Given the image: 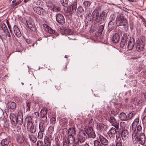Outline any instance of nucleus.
<instances>
[{
  "instance_id": "obj_10",
  "label": "nucleus",
  "mask_w": 146,
  "mask_h": 146,
  "mask_svg": "<svg viewBox=\"0 0 146 146\" xmlns=\"http://www.w3.org/2000/svg\"><path fill=\"white\" fill-rule=\"evenodd\" d=\"M67 140L68 143L72 146H78L80 142L78 139H75L74 137L70 136L68 138Z\"/></svg>"
},
{
  "instance_id": "obj_60",
  "label": "nucleus",
  "mask_w": 146,
  "mask_h": 146,
  "mask_svg": "<svg viewBox=\"0 0 146 146\" xmlns=\"http://www.w3.org/2000/svg\"><path fill=\"white\" fill-rule=\"evenodd\" d=\"M119 139H118V141L116 142V146H122L121 142L120 141L121 140H119Z\"/></svg>"
},
{
  "instance_id": "obj_4",
  "label": "nucleus",
  "mask_w": 146,
  "mask_h": 146,
  "mask_svg": "<svg viewBox=\"0 0 146 146\" xmlns=\"http://www.w3.org/2000/svg\"><path fill=\"white\" fill-rule=\"evenodd\" d=\"M131 38H131L129 35H128L127 33H124L123 35L122 38L120 42V48H123V47H124L125 44H126V45H127V42L131 40Z\"/></svg>"
},
{
  "instance_id": "obj_40",
  "label": "nucleus",
  "mask_w": 146,
  "mask_h": 146,
  "mask_svg": "<svg viewBox=\"0 0 146 146\" xmlns=\"http://www.w3.org/2000/svg\"><path fill=\"white\" fill-rule=\"evenodd\" d=\"M29 137L31 141L33 143H35L36 141V138L34 135H29Z\"/></svg>"
},
{
  "instance_id": "obj_25",
  "label": "nucleus",
  "mask_w": 146,
  "mask_h": 146,
  "mask_svg": "<svg viewBox=\"0 0 146 146\" xmlns=\"http://www.w3.org/2000/svg\"><path fill=\"white\" fill-rule=\"evenodd\" d=\"M99 17V13L98 9H96L92 13V17L94 18L96 21H97Z\"/></svg>"
},
{
  "instance_id": "obj_55",
  "label": "nucleus",
  "mask_w": 146,
  "mask_h": 146,
  "mask_svg": "<svg viewBox=\"0 0 146 146\" xmlns=\"http://www.w3.org/2000/svg\"><path fill=\"white\" fill-rule=\"evenodd\" d=\"M39 128L40 130V131L44 132L45 129V126L44 125V124H42V125H39Z\"/></svg>"
},
{
  "instance_id": "obj_47",
  "label": "nucleus",
  "mask_w": 146,
  "mask_h": 146,
  "mask_svg": "<svg viewBox=\"0 0 146 146\" xmlns=\"http://www.w3.org/2000/svg\"><path fill=\"white\" fill-rule=\"evenodd\" d=\"M106 19L100 15L98 22L100 24L104 23Z\"/></svg>"
},
{
  "instance_id": "obj_35",
  "label": "nucleus",
  "mask_w": 146,
  "mask_h": 146,
  "mask_svg": "<svg viewBox=\"0 0 146 146\" xmlns=\"http://www.w3.org/2000/svg\"><path fill=\"white\" fill-rule=\"evenodd\" d=\"M44 144L43 146H50L51 140L48 137H46V138L44 139Z\"/></svg>"
},
{
  "instance_id": "obj_7",
  "label": "nucleus",
  "mask_w": 146,
  "mask_h": 146,
  "mask_svg": "<svg viewBox=\"0 0 146 146\" xmlns=\"http://www.w3.org/2000/svg\"><path fill=\"white\" fill-rule=\"evenodd\" d=\"M77 3L76 1L73 2L70 5L68 6L67 12L69 14L71 15L76 11L77 6Z\"/></svg>"
},
{
  "instance_id": "obj_48",
  "label": "nucleus",
  "mask_w": 146,
  "mask_h": 146,
  "mask_svg": "<svg viewBox=\"0 0 146 146\" xmlns=\"http://www.w3.org/2000/svg\"><path fill=\"white\" fill-rule=\"evenodd\" d=\"M64 32L66 34L68 35H72L73 33V32L69 29H65L64 30Z\"/></svg>"
},
{
  "instance_id": "obj_58",
  "label": "nucleus",
  "mask_w": 146,
  "mask_h": 146,
  "mask_svg": "<svg viewBox=\"0 0 146 146\" xmlns=\"http://www.w3.org/2000/svg\"><path fill=\"white\" fill-rule=\"evenodd\" d=\"M100 16L103 17L106 19V16H107V13L106 12L103 11L102 13L100 14Z\"/></svg>"
},
{
  "instance_id": "obj_19",
  "label": "nucleus",
  "mask_w": 146,
  "mask_h": 146,
  "mask_svg": "<svg viewBox=\"0 0 146 146\" xmlns=\"http://www.w3.org/2000/svg\"><path fill=\"white\" fill-rule=\"evenodd\" d=\"M13 29L15 35L18 38L21 37L22 34L19 28L16 25H15L14 26Z\"/></svg>"
},
{
  "instance_id": "obj_37",
  "label": "nucleus",
  "mask_w": 146,
  "mask_h": 146,
  "mask_svg": "<svg viewBox=\"0 0 146 146\" xmlns=\"http://www.w3.org/2000/svg\"><path fill=\"white\" fill-rule=\"evenodd\" d=\"M3 33H4V35H5V36L3 34L0 35V36L1 37V38H6V37L7 36H8L9 37H11L10 33L8 31L6 32H4Z\"/></svg>"
},
{
  "instance_id": "obj_6",
  "label": "nucleus",
  "mask_w": 146,
  "mask_h": 146,
  "mask_svg": "<svg viewBox=\"0 0 146 146\" xmlns=\"http://www.w3.org/2000/svg\"><path fill=\"white\" fill-rule=\"evenodd\" d=\"M85 130L86 134H87L88 135L89 137L93 139H94L96 137V134L92 127H86Z\"/></svg>"
},
{
  "instance_id": "obj_26",
  "label": "nucleus",
  "mask_w": 146,
  "mask_h": 146,
  "mask_svg": "<svg viewBox=\"0 0 146 146\" xmlns=\"http://www.w3.org/2000/svg\"><path fill=\"white\" fill-rule=\"evenodd\" d=\"M119 39V36L118 33H115L112 37L111 40L113 42L116 43L118 42Z\"/></svg>"
},
{
  "instance_id": "obj_12",
  "label": "nucleus",
  "mask_w": 146,
  "mask_h": 146,
  "mask_svg": "<svg viewBox=\"0 0 146 146\" xmlns=\"http://www.w3.org/2000/svg\"><path fill=\"white\" fill-rule=\"evenodd\" d=\"M26 22L28 27L31 30L34 32L36 31L37 29L34 22L32 19H30L27 20Z\"/></svg>"
},
{
  "instance_id": "obj_39",
  "label": "nucleus",
  "mask_w": 146,
  "mask_h": 146,
  "mask_svg": "<svg viewBox=\"0 0 146 146\" xmlns=\"http://www.w3.org/2000/svg\"><path fill=\"white\" fill-rule=\"evenodd\" d=\"M50 122L51 125H54L56 123V119L55 116H53L50 118Z\"/></svg>"
},
{
  "instance_id": "obj_14",
  "label": "nucleus",
  "mask_w": 146,
  "mask_h": 146,
  "mask_svg": "<svg viewBox=\"0 0 146 146\" xmlns=\"http://www.w3.org/2000/svg\"><path fill=\"white\" fill-rule=\"evenodd\" d=\"M129 131L126 129H123L121 131V137L123 140H126L129 136Z\"/></svg>"
},
{
  "instance_id": "obj_42",
  "label": "nucleus",
  "mask_w": 146,
  "mask_h": 146,
  "mask_svg": "<svg viewBox=\"0 0 146 146\" xmlns=\"http://www.w3.org/2000/svg\"><path fill=\"white\" fill-rule=\"evenodd\" d=\"M135 113L134 111H132L127 115V119H130L135 114Z\"/></svg>"
},
{
  "instance_id": "obj_56",
  "label": "nucleus",
  "mask_w": 146,
  "mask_h": 146,
  "mask_svg": "<svg viewBox=\"0 0 146 146\" xmlns=\"http://www.w3.org/2000/svg\"><path fill=\"white\" fill-rule=\"evenodd\" d=\"M67 64L62 65L61 67V70L62 71H66L67 69Z\"/></svg>"
},
{
  "instance_id": "obj_62",
  "label": "nucleus",
  "mask_w": 146,
  "mask_h": 146,
  "mask_svg": "<svg viewBox=\"0 0 146 146\" xmlns=\"http://www.w3.org/2000/svg\"><path fill=\"white\" fill-rule=\"evenodd\" d=\"M26 42L28 44H30L32 43V41L29 38H25Z\"/></svg>"
},
{
  "instance_id": "obj_64",
  "label": "nucleus",
  "mask_w": 146,
  "mask_h": 146,
  "mask_svg": "<svg viewBox=\"0 0 146 146\" xmlns=\"http://www.w3.org/2000/svg\"><path fill=\"white\" fill-rule=\"evenodd\" d=\"M39 113L38 112H35L33 114V115L36 118H37L39 116Z\"/></svg>"
},
{
  "instance_id": "obj_3",
  "label": "nucleus",
  "mask_w": 146,
  "mask_h": 146,
  "mask_svg": "<svg viewBox=\"0 0 146 146\" xmlns=\"http://www.w3.org/2000/svg\"><path fill=\"white\" fill-rule=\"evenodd\" d=\"M117 129L115 128L112 127L109 130L108 134L109 136L111 137H114L115 136L116 139H118L119 140H121V138L120 137L119 131H116Z\"/></svg>"
},
{
  "instance_id": "obj_32",
  "label": "nucleus",
  "mask_w": 146,
  "mask_h": 146,
  "mask_svg": "<svg viewBox=\"0 0 146 146\" xmlns=\"http://www.w3.org/2000/svg\"><path fill=\"white\" fill-rule=\"evenodd\" d=\"M139 123V120L137 119H135L132 124V130L134 131H136V129L137 126L138 125Z\"/></svg>"
},
{
  "instance_id": "obj_23",
  "label": "nucleus",
  "mask_w": 146,
  "mask_h": 146,
  "mask_svg": "<svg viewBox=\"0 0 146 146\" xmlns=\"http://www.w3.org/2000/svg\"><path fill=\"white\" fill-rule=\"evenodd\" d=\"M97 128L98 130L103 131H106L107 129L106 125L101 123L97 124Z\"/></svg>"
},
{
  "instance_id": "obj_20",
  "label": "nucleus",
  "mask_w": 146,
  "mask_h": 146,
  "mask_svg": "<svg viewBox=\"0 0 146 146\" xmlns=\"http://www.w3.org/2000/svg\"><path fill=\"white\" fill-rule=\"evenodd\" d=\"M7 105L8 108L10 110V111H12L15 110L16 104L15 102H10L8 103Z\"/></svg>"
},
{
  "instance_id": "obj_61",
  "label": "nucleus",
  "mask_w": 146,
  "mask_h": 146,
  "mask_svg": "<svg viewBox=\"0 0 146 146\" xmlns=\"http://www.w3.org/2000/svg\"><path fill=\"white\" fill-rule=\"evenodd\" d=\"M44 144H43V142L40 141H38L37 142L38 146H43Z\"/></svg>"
},
{
  "instance_id": "obj_31",
  "label": "nucleus",
  "mask_w": 146,
  "mask_h": 146,
  "mask_svg": "<svg viewBox=\"0 0 146 146\" xmlns=\"http://www.w3.org/2000/svg\"><path fill=\"white\" fill-rule=\"evenodd\" d=\"M25 121L27 125H29L33 123L32 118L30 116H27L25 118Z\"/></svg>"
},
{
  "instance_id": "obj_57",
  "label": "nucleus",
  "mask_w": 146,
  "mask_h": 146,
  "mask_svg": "<svg viewBox=\"0 0 146 146\" xmlns=\"http://www.w3.org/2000/svg\"><path fill=\"white\" fill-rule=\"evenodd\" d=\"M142 127L141 126L139 125H138L137 126V131L136 130L135 132L137 133L139 132H141L142 131Z\"/></svg>"
},
{
  "instance_id": "obj_29",
  "label": "nucleus",
  "mask_w": 146,
  "mask_h": 146,
  "mask_svg": "<svg viewBox=\"0 0 146 146\" xmlns=\"http://www.w3.org/2000/svg\"><path fill=\"white\" fill-rule=\"evenodd\" d=\"M48 110L46 108H44L42 109L40 112V116H47Z\"/></svg>"
},
{
  "instance_id": "obj_13",
  "label": "nucleus",
  "mask_w": 146,
  "mask_h": 146,
  "mask_svg": "<svg viewBox=\"0 0 146 146\" xmlns=\"http://www.w3.org/2000/svg\"><path fill=\"white\" fill-rule=\"evenodd\" d=\"M56 21L60 25H63L65 23V19L63 15L60 13L57 14L56 15Z\"/></svg>"
},
{
  "instance_id": "obj_36",
  "label": "nucleus",
  "mask_w": 146,
  "mask_h": 146,
  "mask_svg": "<svg viewBox=\"0 0 146 146\" xmlns=\"http://www.w3.org/2000/svg\"><path fill=\"white\" fill-rule=\"evenodd\" d=\"M45 30L49 33L53 34L55 33V31L48 26H47L45 28Z\"/></svg>"
},
{
  "instance_id": "obj_9",
  "label": "nucleus",
  "mask_w": 146,
  "mask_h": 146,
  "mask_svg": "<svg viewBox=\"0 0 146 146\" xmlns=\"http://www.w3.org/2000/svg\"><path fill=\"white\" fill-rule=\"evenodd\" d=\"M35 12L38 14L44 16L47 14L45 10L43 9L38 7H35L33 8Z\"/></svg>"
},
{
  "instance_id": "obj_30",
  "label": "nucleus",
  "mask_w": 146,
  "mask_h": 146,
  "mask_svg": "<svg viewBox=\"0 0 146 146\" xmlns=\"http://www.w3.org/2000/svg\"><path fill=\"white\" fill-rule=\"evenodd\" d=\"M119 119L122 121H125L127 119V116L125 113L123 112L121 113L119 115Z\"/></svg>"
},
{
  "instance_id": "obj_1",
  "label": "nucleus",
  "mask_w": 146,
  "mask_h": 146,
  "mask_svg": "<svg viewBox=\"0 0 146 146\" xmlns=\"http://www.w3.org/2000/svg\"><path fill=\"white\" fill-rule=\"evenodd\" d=\"M137 133L133 131L132 134V139L133 142L135 143H138L141 145L144 144L145 141V136L143 133L141 132L138 136H136Z\"/></svg>"
},
{
  "instance_id": "obj_46",
  "label": "nucleus",
  "mask_w": 146,
  "mask_h": 146,
  "mask_svg": "<svg viewBox=\"0 0 146 146\" xmlns=\"http://www.w3.org/2000/svg\"><path fill=\"white\" fill-rule=\"evenodd\" d=\"M90 4L91 3L90 1H86L84 2L83 5L85 8H86L90 7Z\"/></svg>"
},
{
  "instance_id": "obj_38",
  "label": "nucleus",
  "mask_w": 146,
  "mask_h": 146,
  "mask_svg": "<svg viewBox=\"0 0 146 146\" xmlns=\"http://www.w3.org/2000/svg\"><path fill=\"white\" fill-rule=\"evenodd\" d=\"M23 0H14L12 2V5L13 7L19 5L22 2Z\"/></svg>"
},
{
  "instance_id": "obj_52",
  "label": "nucleus",
  "mask_w": 146,
  "mask_h": 146,
  "mask_svg": "<svg viewBox=\"0 0 146 146\" xmlns=\"http://www.w3.org/2000/svg\"><path fill=\"white\" fill-rule=\"evenodd\" d=\"M63 146H69V145L70 144L68 142V141H67L66 139H64L63 141Z\"/></svg>"
},
{
  "instance_id": "obj_17",
  "label": "nucleus",
  "mask_w": 146,
  "mask_h": 146,
  "mask_svg": "<svg viewBox=\"0 0 146 146\" xmlns=\"http://www.w3.org/2000/svg\"><path fill=\"white\" fill-rule=\"evenodd\" d=\"M9 117L12 124L13 126H16L17 116L14 113H11Z\"/></svg>"
},
{
  "instance_id": "obj_15",
  "label": "nucleus",
  "mask_w": 146,
  "mask_h": 146,
  "mask_svg": "<svg viewBox=\"0 0 146 146\" xmlns=\"http://www.w3.org/2000/svg\"><path fill=\"white\" fill-rule=\"evenodd\" d=\"M98 136L97 139L98 140H100L102 144L104 145L108 144V140L103 137V136L100 134H98Z\"/></svg>"
},
{
  "instance_id": "obj_43",
  "label": "nucleus",
  "mask_w": 146,
  "mask_h": 146,
  "mask_svg": "<svg viewBox=\"0 0 146 146\" xmlns=\"http://www.w3.org/2000/svg\"><path fill=\"white\" fill-rule=\"evenodd\" d=\"M104 28V26L103 25H100L99 28L98 33L99 35H101Z\"/></svg>"
},
{
  "instance_id": "obj_44",
  "label": "nucleus",
  "mask_w": 146,
  "mask_h": 146,
  "mask_svg": "<svg viewBox=\"0 0 146 146\" xmlns=\"http://www.w3.org/2000/svg\"><path fill=\"white\" fill-rule=\"evenodd\" d=\"M28 131L32 133H35L36 131V127L31 128L29 129H27Z\"/></svg>"
},
{
  "instance_id": "obj_51",
  "label": "nucleus",
  "mask_w": 146,
  "mask_h": 146,
  "mask_svg": "<svg viewBox=\"0 0 146 146\" xmlns=\"http://www.w3.org/2000/svg\"><path fill=\"white\" fill-rule=\"evenodd\" d=\"M94 146H101L102 145L100 142L97 140L94 141Z\"/></svg>"
},
{
  "instance_id": "obj_59",
  "label": "nucleus",
  "mask_w": 146,
  "mask_h": 146,
  "mask_svg": "<svg viewBox=\"0 0 146 146\" xmlns=\"http://www.w3.org/2000/svg\"><path fill=\"white\" fill-rule=\"evenodd\" d=\"M125 123L124 122H121L120 123V125L122 129H124V125Z\"/></svg>"
},
{
  "instance_id": "obj_22",
  "label": "nucleus",
  "mask_w": 146,
  "mask_h": 146,
  "mask_svg": "<svg viewBox=\"0 0 146 146\" xmlns=\"http://www.w3.org/2000/svg\"><path fill=\"white\" fill-rule=\"evenodd\" d=\"M8 31L7 27L4 23H1L0 25V35Z\"/></svg>"
},
{
  "instance_id": "obj_49",
  "label": "nucleus",
  "mask_w": 146,
  "mask_h": 146,
  "mask_svg": "<svg viewBox=\"0 0 146 146\" xmlns=\"http://www.w3.org/2000/svg\"><path fill=\"white\" fill-rule=\"evenodd\" d=\"M26 110L27 111H29L30 110L31 103L30 102H27L26 104Z\"/></svg>"
},
{
  "instance_id": "obj_18",
  "label": "nucleus",
  "mask_w": 146,
  "mask_h": 146,
  "mask_svg": "<svg viewBox=\"0 0 146 146\" xmlns=\"http://www.w3.org/2000/svg\"><path fill=\"white\" fill-rule=\"evenodd\" d=\"M116 24V22H115V20L110 21L108 25V29L110 31L113 30L115 27Z\"/></svg>"
},
{
  "instance_id": "obj_45",
  "label": "nucleus",
  "mask_w": 146,
  "mask_h": 146,
  "mask_svg": "<svg viewBox=\"0 0 146 146\" xmlns=\"http://www.w3.org/2000/svg\"><path fill=\"white\" fill-rule=\"evenodd\" d=\"M40 119L43 123H47L48 121L47 116H41Z\"/></svg>"
},
{
  "instance_id": "obj_5",
  "label": "nucleus",
  "mask_w": 146,
  "mask_h": 146,
  "mask_svg": "<svg viewBox=\"0 0 146 146\" xmlns=\"http://www.w3.org/2000/svg\"><path fill=\"white\" fill-rule=\"evenodd\" d=\"M107 120L108 121L117 129L119 128V123L115 118L109 114V116L106 118Z\"/></svg>"
},
{
  "instance_id": "obj_21",
  "label": "nucleus",
  "mask_w": 146,
  "mask_h": 146,
  "mask_svg": "<svg viewBox=\"0 0 146 146\" xmlns=\"http://www.w3.org/2000/svg\"><path fill=\"white\" fill-rule=\"evenodd\" d=\"M23 115H20L19 113L17 115L16 125L18 123L20 125H22L23 124Z\"/></svg>"
},
{
  "instance_id": "obj_50",
  "label": "nucleus",
  "mask_w": 146,
  "mask_h": 146,
  "mask_svg": "<svg viewBox=\"0 0 146 146\" xmlns=\"http://www.w3.org/2000/svg\"><path fill=\"white\" fill-rule=\"evenodd\" d=\"M61 2L63 6L65 7L67 6L68 5L67 0H61Z\"/></svg>"
},
{
  "instance_id": "obj_16",
  "label": "nucleus",
  "mask_w": 146,
  "mask_h": 146,
  "mask_svg": "<svg viewBox=\"0 0 146 146\" xmlns=\"http://www.w3.org/2000/svg\"><path fill=\"white\" fill-rule=\"evenodd\" d=\"M68 138H69L70 136L74 137L76 133L75 127L73 126L70 127L68 129Z\"/></svg>"
},
{
  "instance_id": "obj_8",
  "label": "nucleus",
  "mask_w": 146,
  "mask_h": 146,
  "mask_svg": "<svg viewBox=\"0 0 146 146\" xmlns=\"http://www.w3.org/2000/svg\"><path fill=\"white\" fill-rule=\"evenodd\" d=\"M87 138L85 132L83 130H80L78 132V139L80 143H84Z\"/></svg>"
},
{
  "instance_id": "obj_11",
  "label": "nucleus",
  "mask_w": 146,
  "mask_h": 146,
  "mask_svg": "<svg viewBox=\"0 0 146 146\" xmlns=\"http://www.w3.org/2000/svg\"><path fill=\"white\" fill-rule=\"evenodd\" d=\"M136 50L139 52L142 51L144 49V45L141 39L137 40L136 42Z\"/></svg>"
},
{
  "instance_id": "obj_28",
  "label": "nucleus",
  "mask_w": 146,
  "mask_h": 146,
  "mask_svg": "<svg viewBox=\"0 0 146 146\" xmlns=\"http://www.w3.org/2000/svg\"><path fill=\"white\" fill-rule=\"evenodd\" d=\"M84 10L83 7H79L77 9L76 14L78 16H81L83 14Z\"/></svg>"
},
{
  "instance_id": "obj_53",
  "label": "nucleus",
  "mask_w": 146,
  "mask_h": 146,
  "mask_svg": "<svg viewBox=\"0 0 146 146\" xmlns=\"http://www.w3.org/2000/svg\"><path fill=\"white\" fill-rule=\"evenodd\" d=\"M54 125H51L48 128V131L50 133H52L54 131Z\"/></svg>"
},
{
  "instance_id": "obj_24",
  "label": "nucleus",
  "mask_w": 146,
  "mask_h": 146,
  "mask_svg": "<svg viewBox=\"0 0 146 146\" xmlns=\"http://www.w3.org/2000/svg\"><path fill=\"white\" fill-rule=\"evenodd\" d=\"M127 48L129 50H131L133 49L134 44V39L131 38V40L127 42Z\"/></svg>"
},
{
  "instance_id": "obj_27",
  "label": "nucleus",
  "mask_w": 146,
  "mask_h": 146,
  "mask_svg": "<svg viewBox=\"0 0 146 146\" xmlns=\"http://www.w3.org/2000/svg\"><path fill=\"white\" fill-rule=\"evenodd\" d=\"M60 123L62 127H66L67 126L68 123V120L66 118H63L61 119Z\"/></svg>"
},
{
  "instance_id": "obj_41",
  "label": "nucleus",
  "mask_w": 146,
  "mask_h": 146,
  "mask_svg": "<svg viewBox=\"0 0 146 146\" xmlns=\"http://www.w3.org/2000/svg\"><path fill=\"white\" fill-rule=\"evenodd\" d=\"M52 9L53 11L58 12L60 11V8L58 6L54 5L53 6V7Z\"/></svg>"
},
{
  "instance_id": "obj_2",
  "label": "nucleus",
  "mask_w": 146,
  "mask_h": 146,
  "mask_svg": "<svg viewBox=\"0 0 146 146\" xmlns=\"http://www.w3.org/2000/svg\"><path fill=\"white\" fill-rule=\"evenodd\" d=\"M127 21L123 14H120L116 19V24L118 26H125L127 24Z\"/></svg>"
},
{
  "instance_id": "obj_33",
  "label": "nucleus",
  "mask_w": 146,
  "mask_h": 146,
  "mask_svg": "<svg viewBox=\"0 0 146 146\" xmlns=\"http://www.w3.org/2000/svg\"><path fill=\"white\" fill-rule=\"evenodd\" d=\"M17 141L18 143L21 144L23 143L24 138L23 136H18L16 138Z\"/></svg>"
},
{
  "instance_id": "obj_63",
  "label": "nucleus",
  "mask_w": 146,
  "mask_h": 146,
  "mask_svg": "<svg viewBox=\"0 0 146 146\" xmlns=\"http://www.w3.org/2000/svg\"><path fill=\"white\" fill-rule=\"evenodd\" d=\"M35 127V126H34L33 125V123H31V124H29V125H27V129H29H29L30 128H32L33 127Z\"/></svg>"
},
{
  "instance_id": "obj_34",
  "label": "nucleus",
  "mask_w": 146,
  "mask_h": 146,
  "mask_svg": "<svg viewBox=\"0 0 146 146\" xmlns=\"http://www.w3.org/2000/svg\"><path fill=\"white\" fill-rule=\"evenodd\" d=\"M2 146H8L9 144V141L7 139H5L2 140L1 142Z\"/></svg>"
},
{
  "instance_id": "obj_54",
  "label": "nucleus",
  "mask_w": 146,
  "mask_h": 146,
  "mask_svg": "<svg viewBox=\"0 0 146 146\" xmlns=\"http://www.w3.org/2000/svg\"><path fill=\"white\" fill-rule=\"evenodd\" d=\"M43 132L39 131L38 133V137L40 139H42L43 137Z\"/></svg>"
}]
</instances>
